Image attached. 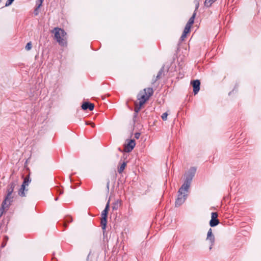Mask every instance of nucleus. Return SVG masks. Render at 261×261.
Masks as SVG:
<instances>
[{
  "label": "nucleus",
  "instance_id": "1",
  "mask_svg": "<svg viewBox=\"0 0 261 261\" xmlns=\"http://www.w3.org/2000/svg\"><path fill=\"white\" fill-rule=\"evenodd\" d=\"M196 171V168L191 167L186 173L184 183L182 185L177 192V198H176L175 202V205L176 207H178L183 204L187 198L188 194L187 193L191 186L192 179L195 176Z\"/></svg>",
  "mask_w": 261,
  "mask_h": 261
},
{
  "label": "nucleus",
  "instance_id": "2",
  "mask_svg": "<svg viewBox=\"0 0 261 261\" xmlns=\"http://www.w3.org/2000/svg\"><path fill=\"white\" fill-rule=\"evenodd\" d=\"M154 91L152 88H146L141 90L137 95L139 102H135V113L138 114L144 104L153 95Z\"/></svg>",
  "mask_w": 261,
  "mask_h": 261
},
{
  "label": "nucleus",
  "instance_id": "3",
  "mask_svg": "<svg viewBox=\"0 0 261 261\" xmlns=\"http://www.w3.org/2000/svg\"><path fill=\"white\" fill-rule=\"evenodd\" d=\"M51 33L54 34V39L60 46L63 47L67 46V33L63 29L56 27L51 31Z\"/></svg>",
  "mask_w": 261,
  "mask_h": 261
},
{
  "label": "nucleus",
  "instance_id": "4",
  "mask_svg": "<svg viewBox=\"0 0 261 261\" xmlns=\"http://www.w3.org/2000/svg\"><path fill=\"white\" fill-rule=\"evenodd\" d=\"M16 186V184L14 182H11L8 186L7 190V194L5 196L3 201L11 204L13 202V197L12 194L14 191V188Z\"/></svg>",
  "mask_w": 261,
  "mask_h": 261
},
{
  "label": "nucleus",
  "instance_id": "5",
  "mask_svg": "<svg viewBox=\"0 0 261 261\" xmlns=\"http://www.w3.org/2000/svg\"><path fill=\"white\" fill-rule=\"evenodd\" d=\"M110 208V205H109V200L107 202L106 206L105 208V209L103 210V211L101 213V220H100V224L101 228L103 230H105L106 228L107 224V217H108V214L109 212Z\"/></svg>",
  "mask_w": 261,
  "mask_h": 261
},
{
  "label": "nucleus",
  "instance_id": "6",
  "mask_svg": "<svg viewBox=\"0 0 261 261\" xmlns=\"http://www.w3.org/2000/svg\"><path fill=\"white\" fill-rule=\"evenodd\" d=\"M218 214L217 212H212L211 214V220L210 221V225L211 227H215L220 223L218 219Z\"/></svg>",
  "mask_w": 261,
  "mask_h": 261
},
{
  "label": "nucleus",
  "instance_id": "7",
  "mask_svg": "<svg viewBox=\"0 0 261 261\" xmlns=\"http://www.w3.org/2000/svg\"><path fill=\"white\" fill-rule=\"evenodd\" d=\"M136 145L135 140L130 139L129 140L127 144L124 145V151L125 152H129L132 151Z\"/></svg>",
  "mask_w": 261,
  "mask_h": 261
},
{
  "label": "nucleus",
  "instance_id": "8",
  "mask_svg": "<svg viewBox=\"0 0 261 261\" xmlns=\"http://www.w3.org/2000/svg\"><path fill=\"white\" fill-rule=\"evenodd\" d=\"M191 84L193 88V92L194 94L198 93L200 90V82L199 80H195L191 82Z\"/></svg>",
  "mask_w": 261,
  "mask_h": 261
},
{
  "label": "nucleus",
  "instance_id": "9",
  "mask_svg": "<svg viewBox=\"0 0 261 261\" xmlns=\"http://www.w3.org/2000/svg\"><path fill=\"white\" fill-rule=\"evenodd\" d=\"M81 107L84 110H87L88 109L90 111H92L94 108V105L89 101H85L83 103Z\"/></svg>",
  "mask_w": 261,
  "mask_h": 261
},
{
  "label": "nucleus",
  "instance_id": "10",
  "mask_svg": "<svg viewBox=\"0 0 261 261\" xmlns=\"http://www.w3.org/2000/svg\"><path fill=\"white\" fill-rule=\"evenodd\" d=\"M11 204L3 201L1 207H0V218L3 216L5 212V210H8Z\"/></svg>",
  "mask_w": 261,
  "mask_h": 261
},
{
  "label": "nucleus",
  "instance_id": "11",
  "mask_svg": "<svg viewBox=\"0 0 261 261\" xmlns=\"http://www.w3.org/2000/svg\"><path fill=\"white\" fill-rule=\"evenodd\" d=\"M206 240L212 244L215 243V237L212 233V228H210L207 232Z\"/></svg>",
  "mask_w": 261,
  "mask_h": 261
},
{
  "label": "nucleus",
  "instance_id": "12",
  "mask_svg": "<svg viewBox=\"0 0 261 261\" xmlns=\"http://www.w3.org/2000/svg\"><path fill=\"white\" fill-rule=\"evenodd\" d=\"M196 13L195 11L194 13L193 14L192 16L190 17V18L189 19L187 23L186 24L185 27L188 28L190 29H191V26L193 25V24L194 22V19L195 18Z\"/></svg>",
  "mask_w": 261,
  "mask_h": 261
},
{
  "label": "nucleus",
  "instance_id": "13",
  "mask_svg": "<svg viewBox=\"0 0 261 261\" xmlns=\"http://www.w3.org/2000/svg\"><path fill=\"white\" fill-rule=\"evenodd\" d=\"M28 191V189H26V188L25 187L21 185V187L20 188V189H19V190L18 191V194L19 196H20L21 197H25V196H26L25 192H27Z\"/></svg>",
  "mask_w": 261,
  "mask_h": 261
},
{
  "label": "nucleus",
  "instance_id": "14",
  "mask_svg": "<svg viewBox=\"0 0 261 261\" xmlns=\"http://www.w3.org/2000/svg\"><path fill=\"white\" fill-rule=\"evenodd\" d=\"M164 67H162L160 69L159 71L158 72L155 79L154 80H153V82L152 83V84H154L158 80H159L161 79L162 75L164 74Z\"/></svg>",
  "mask_w": 261,
  "mask_h": 261
},
{
  "label": "nucleus",
  "instance_id": "15",
  "mask_svg": "<svg viewBox=\"0 0 261 261\" xmlns=\"http://www.w3.org/2000/svg\"><path fill=\"white\" fill-rule=\"evenodd\" d=\"M190 31V29L188 28H186L185 27V29H184V30L182 32V34L180 38V41L181 42V41H183L187 37V35L188 33H189Z\"/></svg>",
  "mask_w": 261,
  "mask_h": 261
},
{
  "label": "nucleus",
  "instance_id": "16",
  "mask_svg": "<svg viewBox=\"0 0 261 261\" xmlns=\"http://www.w3.org/2000/svg\"><path fill=\"white\" fill-rule=\"evenodd\" d=\"M31 181V180L30 178V174H29L24 178L23 181L21 185L26 187L27 186H28Z\"/></svg>",
  "mask_w": 261,
  "mask_h": 261
},
{
  "label": "nucleus",
  "instance_id": "17",
  "mask_svg": "<svg viewBox=\"0 0 261 261\" xmlns=\"http://www.w3.org/2000/svg\"><path fill=\"white\" fill-rule=\"evenodd\" d=\"M126 163L127 162H123L121 165H120V167H119L118 168V172L119 173V174H121L122 173V172L123 171V170H124L125 167L126 166Z\"/></svg>",
  "mask_w": 261,
  "mask_h": 261
},
{
  "label": "nucleus",
  "instance_id": "18",
  "mask_svg": "<svg viewBox=\"0 0 261 261\" xmlns=\"http://www.w3.org/2000/svg\"><path fill=\"white\" fill-rule=\"evenodd\" d=\"M121 205V201L117 200L113 203L112 208L113 210H117Z\"/></svg>",
  "mask_w": 261,
  "mask_h": 261
},
{
  "label": "nucleus",
  "instance_id": "19",
  "mask_svg": "<svg viewBox=\"0 0 261 261\" xmlns=\"http://www.w3.org/2000/svg\"><path fill=\"white\" fill-rule=\"evenodd\" d=\"M217 0H205L204 2V6L206 7H210Z\"/></svg>",
  "mask_w": 261,
  "mask_h": 261
},
{
  "label": "nucleus",
  "instance_id": "20",
  "mask_svg": "<svg viewBox=\"0 0 261 261\" xmlns=\"http://www.w3.org/2000/svg\"><path fill=\"white\" fill-rule=\"evenodd\" d=\"M41 6V5H40V4H36V7L34 11V14L35 16H37L38 15V14L39 13V9Z\"/></svg>",
  "mask_w": 261,
  "mask_h": 261
},
{
  "label": "nucleus",
  "instance_id": "21",
  "mask_svg": "<svg viewBox=\"0 0 261 261\" xmlns=\"http://www.w3.org/2000/svg\"><path fill=\"white\" fill-rule=\"evenodd\" d=\"M32 48V42L31 41H30L29 42H28L27 45H25V49L27 50H30L31 49V48Z\"/></svg>",
  "mask_w": 261,
  "mask_h": 261
},
{
  "label": "nucleus",
  "instance_id": "22",
  "mask_svg": "<svg viewBox=\"0 0 261 261\" xmlns=\"http://www.w3.org/2000/svg\"><path fill=\"white\" fill-rule=\"evenodd\" d=\"M72 221V219L71 217H69L68 219H66V221L63 223V226L65 227H66L67 226V223H69Z\"/></svg>",
  "mask_w": 261,
  "mask_h": 261
},
{
  "label": "nucleus",
  "instance_id": "23",
  "mask_svg": "<svg viewBox=\"0 0 261 261\" xmlns=\"http://www.w3.org/2000/svg\"><path fill=\"white\" fill-rule=\"evenodd\" d=\"M168 113L167 112H165L164 113H163L161 116L162 117V119L164 120V121H165L167 120V116H168Z\"/></svg>",
  "mask_w": 261,
  "mask_h": 261
},
{
  "label": "nucleus",
  "instance_id": "24",
  "mask_svg": "<svg viewBox=\"0 0 261 261\" xmlns=\"http://www.w3.org/2000/svg\"><path fill=\"white\" fill-rule=\"evenodd\" d=\"M14 1V0H7L5 6L7 7L11 5Z\"/></svg>",
  "mask_w": 261,
  "mask_h": 261
},
{
  "label": "nucleus",
  "instance_id": "25",
  "mask_svg": "<svg viewBox=\"0 0 261 261\" xmlns=\"http://www.w3.org/2000/svg\"><path fill=\"white\" fill-rule=\"evenodd\" d=\"M86 124L87 125H90L92 127H94L95 126V124L92 122H86Z\"/></svg>",
  "mask_w": 261,
  "mask_h": 261
},
{
  "label": "nucleus",
  "instance_id": "26",
  "mask_svg": "<svg viewBox=\"0 0 261 261\" xmlns=\"http://www.w3.org/2000/svg\"><path fill=\"white\" fill-rule=\"evenodd\" d=\"M140 133H136L135 134V138L136 139H139L140 136Z\"/></svg>",
  "mask_w": 261,
  "mask_h": 261
},
{
  "label": "nucleus",
  "instance_id": "27",
  "mask_svg": "<svg viewBox=\"0 0 261 261\" xmlns=\"http://www.w3.org/2000/svg\"><path fill=\"white\" fill-rule=\"evenodd\" d=\"M44 0H38L37 2H36V4H40V5L42 6V3L43 2Z\"/></svg>",
  "mask_w": 261,
  "mask_h": 261
},
{
  "label": "nucleus",
  "instance_id": "28",
  "mask_svg": "<svg viewBox=\"0 0 261 261\" xmlns=\"http://www.w3.org/2000/svg\"><path fill=\"white\" fill-rule=\"evenodd\" d=\"M59 194L61 195V194H62L63 193V191L62 190L59 189Z\"/></svg>",
  "mask_w": 261,
  "mask_h": 261
},
{
  "label": "nucleus",
  "instance_id": "29",
  "mask_svg": "<svg viewBox=\"0 0 261 261\" xmlns=\"http://www.w3.org/2000/svg\"><path fill=\"white\" fill-rule=\"evenodd\" d=\"M137 115H138V114H136V113H134V118H136V117H137Z\"/></svg>",
  "mask_w": 261,
  "mask_h": 261
},
{
  "label": "nucleus",
  "instance_id": "30",
  "mask_svg": "<svg viewBox=\"0 0 261 261\" xmlns=\"http://www.w3.org/2000/svg\"><path fill=\"white\" fill-rule=\"evenodd\" d=\"M109 181H108V183H107V186H108V187H109Z\"/></svg>",
  "mask_w": 261,
  "mask_h": 261
},
{
  "label": "nucleus",
  "instance_id": "31",
  "mask_svg": "<svg viewBox=\"0 0 261 261\" xmlns=\"http://www.w3.org/2000/svg\"><path fill=\"white\" fill-rule=\"evenodd\" d=\"M58 199V197H57V198H56L55 200H56V201H57Z\"/></svg>",
  "mask_w": 261,
  "mask_h": 261
},
{
  "label": "nucleus",
  "instance_id": "32",
  "mask_svg": "<svg viewBox=\"0 0 261 261\" xmlns=\"http://www.w3.org/2000/svg\"><path fill=\"white\" fill-rule=\"evenodd\" d=\"M115 177L117 176V173L116 172L115 173Z\"/></svg>",
  "mask_w": 261,
  "mask_h": 261
},
{
  "label": "nucleus",
  "instance_id": "33",
  "mask_svg": "<svg viewBox=\"0 0 261 261\" xmlns=\"http://www.w3.org/2000/svg\"><path fill=\"white\" fill-rule=\"evenodd\" d=\"M119 150H120V151H122L120 148H119Z\"/></svg>",
  "mask_w": 261,
  "mask_h": 261
},
{
  "label": "nucleus",
  "instance_id": "34",
  "mask_svg": "<svg viewBox=\"0 0 261 261\" xmlns=\"http://www.w3.org/2000/svg\"><path fill=\"white\" fill-rule=\"evenodd\" d=\"M211 249H212V247H210V250H211Z\"/></svg>",
  "mask_w": 261,
  "mask_h": 261
},
{
  "label": "nucleus",
  "instance_id": "35",
  "mask_svg": "<svg viewBox=\"0 0 261 261\" xmlns=\"http://www.w3.org/2000/svg\"><path fill=\"white\" fill-rule=\"evenodd\" d=\"M198 8V6H197L196 9Z\"/></svg>",
  "mask_w": 261,
  "mask_h": 261
},
{
  "label": "nucleus",
  "instance_id": "36",
  "mask_svg": "<svg viewBox=\"0 0 261 261\" xmlns=\"http://www.w3.org/2000/svg\"><path fill=\"white\" fill-rule=\"evenodd\" d=\"M2 0H0V2Z\"/></svg>",
  "mask_w": 261,
  "mask_h": 261
}]
</instances>
